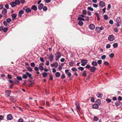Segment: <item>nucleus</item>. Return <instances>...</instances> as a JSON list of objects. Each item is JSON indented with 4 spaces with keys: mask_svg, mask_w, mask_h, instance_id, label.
Here are the masks:
<instances>
[{
    "mask_svg": "<svg viewBox=\"0 0 122 122\" xmlns=\"http://www.w3.org/2000/svg\"><path fill=\"white\" fill-rule=\"evenodd\" d=\"M96 68L94 66H92L91 67L90 69V71L92 72H94L96 70Z\"/></svg>",
    "mask_w": 122,
    "mask_h": 122,
    "instance_id": "1a4fd4ad",
    "label": "nucleus"
},
{
    "mask_svg": "<svg viewBox=\"0 0 122 122\" xmlns=\"http://www.w3.org/2000/svg\"><path fill=\"white\" fill-rule=\"evenodd\" d=\"M104 29V28L103 26H101L100 27H97L96 28V30L98 33L100 32L102 30Z\"/></svg>",
    "mask_w": 122,
    "mask_h": 122,
    "instance_id": "7ed1b4c3",
    "label": "nucleus"
},
{
    "mask_svg": "<svg viewBox=\"0 0 122 122\" xmlns=\"http://www.w3.org/2000/svg\"><path fill=\"white\" fill-rule=\"evenodd\" d=\"M93 6L95 8H97L98 7V5L96 4H93Z\"/></svg>",
    "mask_w": 122,
    "mask_h": 122,
    "instance_id": "69168bd1",
    "label": "nucleus"
},
{
    "mask_svg": "<svg viewBox=\"0 0 122 122\" xmlns=\"http://www.w3.org/2000/svg\"><path fill=\"white\" fill-rule=\"evenodd\" d=\"M65 72L67 74V75L69 77L71 76V73L69 72V70L68 69H66L65 70Z\"/></svg>",
    "mask_w": 122,
    "mask_h": 122,
    "instance_id": "6e6552de",
    "label": "nucleus"
},
{
    "mask_svg": "<svg viewBox=\"0 0 122 122\" xmlns=\"http://www.w3.org/2000/svg\"><path fill=\"white\" fill-rule=\"evenodd\" d=\"M118 100H122V97H121L119 96L118 97Z\"/></svg>",
    "mask_w": 122,
    "mask_h": 122,
    "instance_id": "774afa93",
    "label": "nucleus"
},
{
    "mask_svg": "<svg viewBox=\"0 0 122 122\" xmlns=\"http://www.w3.org/2000/svg\"><path fill=\"white\" fill-rule=\"evenodd\" d=\"M92 107L93 108L97 109L99 107V106L98 104H95L92 105Z\"/></svg>",
    "mask_w": 122,
    "mask_h": 122,
    "instance_id": "2eb2a0df",
    "label": "nucleus"
},
{
    "mask_svg": "<svg viewBox=\"0 0 122 122\" xmlns=\"http://www.w3.org/2000/svg\"><path fill=\"white\" fill-rule=\"evenodd\" d=\"M8 30V28L5 27V28H3L2 30L4 32H6Z\"/></svg>",
    "mask_w": 122,
    "mask_h": 122,
    "instance_id": "473e14b6",
    "label": "nucleus"
},
{
    "mask_svg": "<svg viewBox=\"0 0 122 122\" xmlns=\"http://www.w3.org/2000/svg\"><path fill=\"white\" fill-rule=\"evenodd\" d=\"M43 10L44 11H46L47 10V8L46 6H44L43 8Z\"/></svg>",
    "mask_w": 122,
    "mask_h": 122,
    "instance_id": "052dcab7",
    "label": "nucleus"
},
{
    "mask_svg": "<svg viewBox=\"0 0 122 122\" xmlns=\"http://www.w3.org/2000/svg\"><path fill=\"white\" fill-rule=\"evenodd\" d=\"M91 101L93 102H94V97H92L91 100Z\"/></svg>",
    "mask_w": 122,
    "mask_h": 122,
    "instance_id": "bf43d9fd",
    "label": "nucleus"
},
{
    "mask_svg": "<svg viewBox=\"0 0 122 122\" xmlns=\"http://www.w3.org/2000/svg\"><path fill=\"white\" fill-rule=\"evenodd\" d=\"M7 10L5 9L2 10V14L5 15L7 13Z\"/></svg>",
    "mask_w": 122,
    "mask_h": 122,
    "instance_id": "a211bd4d",
    "label": "nucleus"
},
{
    "mask_svg": "<svg viewBox=\"0 0 122 122\" xmlns=\"http://www.w3.org/2000/svg\"><path fill=\"white\" fill-rule=\"evenodd\" d=\"M77 19L78 20L85 21L86 20H85L84 18L80 16L79 17H78Z\"/></svg>",
    "mask_w": 122,
    "mask_h": 122,
    "instance_id": "6ab92c4d",
    "label": "nucleus"
},
{
    "mask_svg": "<svg viewBox=\"0 0 122 122\" xmlns=\"http://www.w3.org/2000/svg\"><path fill=\"white\" fill-rule=\"evenodd\" d=\"M3 23L4 25H5L6 26H7V25H8L7 24V23L6 21H4L3 22Z\"/></svg>",
    "mask_w": 122,
    "mask_h": 122,
    "instance_id": "864d4df0",
    "label": "nucleus"
},
{
    "mask_svg": "<svg viewBox=\"0 0 122 122\" xmlns=\"http://www.w3.org/2000/svg\"><path fill=\"white\" fill-rule=\"evenodd\" d=\"M115 104L116 106H118L120 105V103L119 101H117L115 102Z\"/></svg>",
    "mask_w": 122,
    "mask_h": 122,
    "instance_id": "bb28decb",
    "label": "nucleus"
},
{
    "mask_svg": "<svg viewBox=\"0 0 122 122\" xmlns=\"http://www.w3.org/2000/svg\"><path fill=\"white\" fill-rule=\"evenodd\" d=\"M18 122H24V120L23 119L20 118L18 120Z\"/></svg>",
    "mask_w": 122,
    "mask_h": 122,
    "instance_id": "a18cd8bd",
    "label": "nucleus"
},
{
    "mask_svg": "<svg viewBox=\"0 0 122 122\" xmlns=\"http://www.w3.org/2000/svg\"><path fill=\"white\" fill-rule=\"evenodd\" d=\"M16 78L17 80L20 81H21L22 80V78L20 76H17Z\"/></svg>",
    "mask_w": 122,
    "mask_h": 122,
    "instance_id": "37998d69",
    "label": "nucleus"
},
{
    "mask_svg": "<svg viewBox=\"0 0 122 122\" xmlns=\"http://www.w3.org/2000/svg\"><path fill=\"white\" fill-rule=\"evenodd\" d=\"M44 6V5L42 4H40L38 6V9L40 10H41L42 9Z\"/></svg>",
    "mask_w": 122,
    "mask_h": 122,
    "instance_id": "4468645a",
    "label": "nucleus"
},
{
    "mask_svg": "<svg viewBox=\"0 0 122 122\" xmlns=\"http://www.w3.org/2000/svg\"><path fill=\"white\" fill-rule=\"evenodd\" d=\"M116 21L117 23H120L121 22V20L120 17H118L116 19Z\"/></svg>",
    "mask_w": 122,
    "mask_h": 122,
    "instance_id": "412c9836",
    "label": "nucleus"
},
{
    "mask_svg": "<svg viewBox=\"0 0 122 122\" xmlns=\"http://www.w3.org/2000/svg\"><path fill=\"white\" fill-rule=\"evenodd\" d=\"M60 75V73L58 72H56L55 74L56 76L57 77H59Z\"/></svg>",
    "mask_w": 122,
    "mask_h": 122,
    "instance_id": "4be33fe9",
    "label": "nucleus"
},
{
    "mask_svg": "<svg viewBox=\"0 0 122 122\" xmlns=\"http://www.w3.org/2000/svg\"><path fill=\"white\" fill-rule=\"evenodd\" d=\"M86 71H83V73L82 74V75L84 76H86L87 75L86 73Z\"/></svg>",
    "mask_w": 122,
    "mask_h": 122,
    "instance_id": "ea45409f",
    "label": "nucleus"
},
{
    "mask_svg": "<svg viewBox=\"0 0 122 122\" xmlns=\"http://www.w3.org/2000/svg\"><path fill=\"white\" fill-rule=\"evenodd\" d=\"M35 64L34 62H31L30 63L31 66L32 67H34L35 66Z\"/></svg>",
    "mask_w": 122,
    "mask_h": 122,
    "instance_id": "49530a36",
    "label": "nucleus"
},
{
    "mask_svg": "<svg viewBox=\"0 0 122 122\" xmlns=\"http://www.w3.org/2000/svg\"><path fill=\"white\" fill-rule=\"evenodd\" d=\"M47 75V74L46 72H44L42 74V76L43 77H45Z\"/></svg>",
    "mask_w": 122,
    "mask_h": 122,
    "instance_id": "58836bf2",
    "label": "nucleus"
},
{
    "mask_svg": "<svg viewBox=\"0 0 122 122\" xmlns=\"http://www.w3.org/2000/svg\"><path fill=\"white\" fill-rule=\"evenodd\" d=\"M26 69L29 71L31 72L33 70L31 67H27L26 68Z\"/></svg>",
    "mask_w": 122,
    "mask_h": 122,
    "instance_id": "b1692460",
    "label": "nucleus"
},
{
    "mask_svg": "<svg viewBox=\"0 0 122 122\" xmlns=\"http://www.w3.org/2000/svg\"><path fill=\"white\" fill-rule=\"evenodd\" d=\"M118 44L117 43H114L113 45V46L114 48H115L117 47Z\"/></svg>",
    "mask_w": 122,
    "mask_h": 122,
    "instance_id": "393cba45",
    "label": "nucleus"
},
{
    "mask_svg": "<svg viewBox=\"0 0 122 122\" xmlns=\"http://www.w3.org/2000/svg\"><path fill=\"white\" fill-rule=\"evenodd\" d=\"M89 28L91 30H94L95 28V26L93 24H90L89 26Z\"/></svg>",
    "mask_w": 122,
    "mask_h": 122,
    "instance_id": "0eeeda50",
    "label": "nucleus"
},
{
    "mask_svg": "<svg viewBox=\"0 0 122 122\" xmlns=\"http://www.w3.org/2000/svg\"><path fill=\"white\" fill-rule=\"evenodd\" d=\"M81 65L82 66H84L87 63V61L84 59H82L81 61Z\"/></svg>",
    "mask_w": 122,
    "mask_h": 122,
    "instance_id": "20e7f679",
    "label": "nucleus"
},
{
    "mask_svg": "<svg viewBox=\"0 0 122 122\" xmlns=\"http://www.w3.org/2000/svg\"><path fill=\"white\" fill-rule=\"evenodd\" d=\"M73 71L76 72L77 71V69L75 67H73L71 69Z\"/></svg>",
    "mask_w": 122,
    "mask_h": 122,
    "instance_id": "cd10ccee",
    "label": "nucleus"
},
{
    "mask_svg": "<svg viewBox=\"0 0 122 122\" xmlns=\"http://www.w3.org/2000/svg\"><path fill=\"white\" fill-rule=\"evenodd\" d=\"M106 101L108 102H111V99H107L106 100Z\"/></svg>",
    "mask_w": 122,
    "mask_h": 122,
    "instance_id": "13d9d810",
    "label": "nucleus"
},
{
    "mask_svg": "<svg viewBox=\"0 0 122 122\" xmlns=\"http://www.w3.org/2000/svg\"><path fill=\"white\" fill-rule=\"evenodd\" d=\"M7 119L8 120H11L13 118L12 116L10 114L8 115L7 116Z\"/></svg>",
    "mask_w": 122,
    "mask_h": 122,
    "instance_id": "f8f14e48",
    "label": "nucleus"
},
{
    "mask_svg": "<svg viewBox=\"0 0 122 122\" xmlns=\"http://www.w3.org/2000/svg\"><path fill=\"white\" fill-rule=\"evenodd\" d=\"M108 39L109 41H112L114 39V37L113 35H111L109 36Z\"/></svg>",
    "mask_w": 122,
    "mask_h": 122,
    "instance_id": "39448f33",
    "label": "nucleus"
},
{
    "mask_svg": "<svg viewBox=\"0 0 122 122\" xmlns=\"http://www.w3.org/2000/svg\"><path fill=\"white\" fill-rule=\"evenodd\" d=\"M35 70L36 71H38L39 70V68L37 67H35Z\"/></svg>",
    "mask_w": 122,
    "mask_h": 122,
    "instance_id": "338daca9",
    "label": "nucleus"
},
{
    "mask_svg": "<svg viewBox=\"0 0 122 122\" xmlns=\"http://www.w3.org/2000/svg\"><path fill=\"white\" fill-rule=\"evenodd\" d=\"M15 84H18L19 82V81H18L16 80H15Z\"/></svg>",
    "mask_w": 122,
    "mask_h": 122,
    "instance_id": "0e129e2a",
    "label": "nucleus"
},
{
    "mask_svg": "<svg viewBox=\"0 0 122 122\" xmlns=\"http://www.w3.org/2000/svg\"><path fill=\"white\" fill-rule=\"evenodd\" d=\"M39 68L41 71H43L44 69L43 67L40 64H39Z\"/></svg>",
    "mask_w": 122,
    "mask_h": 122,
    "instance_id": "c85d7f7f",
    "label": "nucleus"
},
{
    "mask_svg": "<svg viewBox=\"0 0 122 122\" xmlns=\"http://www.w3.org/2000/svg\"><path fill=\"white\" fill-rule=\"evenodd\" d=\"M55 56L56 58L60 57L61 56V53L59 52H57L55 54Z\"/></svg>",
    "mask_w": 122,
    "mask_h": 122,
    "instance_id": "423d86ee",
    "label": "nucleus"
},
{
    "mask_svg": "<svg viewBox=\"0 0 122 122\" xmlns=\"http://www.w3.org/2000/svg\"><path fill=\"white\" fill-rule=\"evenodd\" d=\"M104 17L105 19L106 20H107L108 19V17L106 15H104Z\"/></svg>",
    "mask_w": 122,
    "mask_h": 122,
    "instance_id": "4c0bfd02",
    "label": "nucleus"
},
{
    "mask_svg": "<svg viewBox=\"0 0 122 122\" xmlns=\"http://www.w3.org/2000/svg\"><path fill=\"white\" fill-rule=\"evenodd\" d=\"M111 45L109 44H107L106 46V47L107 48H109L110 47Z\"/></svg>",
    "mask_w": 122,
    "mask_h": 122,
    "instance_id": "8fccbe9b",
    "label": "nucleus"
},
{
    "mask_svg": "<svg viewBox=\"0 0 122 122\" xmlns=\"http://www.w3.org/2000/svg\"><path fill=\"white\" fill-rule=\"evenodd\" d=\"M113 29L114 31L115 32H118V29L117 28H116L115 27Z\"/></svg>",
    "mask_w": 122,
    "mask_h": 122,
    "instance_id": "79ce46f5",
    "label": "nucleus"
},
{
    "mask_svg": "<svg viewBox=\"0 0 122 122\" xmlns=\"http://www.w3.org/2000/svg\"><path fill=\"white\" fill-rule=\"evenodd\" d=\"M11 16L13 19H15L17 15L16 14H13L11 15Z\"/></svg>",
    "mask_w": 122,
    "mask_h": 122,
    "instance_id": "c756f323",
    "label": "nucleus"
},
{
    "mask_svg": "<svg viewBox=\"0 0 122 122\" xmlns=\"http://www.w3.org/2000/svg\"><path fill=\"white\" fill-rule=\"evenodd\" d=\"M28 76L30 79H33V78L32 76L31 75L27 72H26L25 74H23L22 77L23 79H26L27 78Z\"/></svg>",
    "mask_w": 122,
    "mask_h": 122,
    "instance_id": "f257e3e1",
    "label": "nucleus"
},
{
    "mask_svg": "<svg viewBox=\"0 0 122 122\" xmlns=\"http://www.w3.org/2000/svg\"><path fill=\"white\" fill-rule=\"evenodd\" d=\"M11 20L10 18H8L6 19V21L8 23H10L11 21Z\"/></svg>",
    "mask_w": 122,
    "mask_h": 122,
    "instance_id": "e433bc0d",
    "label": "nucleus"
},
{
    "mask_svg": "<svg viewBox=\"0 0 122 122\" xmlns=\"http://www.w3.org/2000/svg\"><path fill=\"white\" fill-rule=\"evenodd\" d=\"M91 67L89 65H87L85 67L87 69H89Z\"/></svg>",
    "mask_w": 122,
    "mask_h": 122,
    "instance_id": "e2e57ef3",
    "label": "nucleus"
},
{
    "mask_svg": "<svg viewBox=\"0 0 122 122\" xmlns=\"http://www.w3.org/2000/svg\"><path fill=\"white\" fill-rule=\"evenodd\" d=\"M54 57L53 55L51 54L49 56V59L50 61L52 62L53 60Z\"/></svg>",
    "mask_w": 122,
    "mask_h": 122,
    "instance_id": "9b49d317",
    "label": "nucleus"
},
{
    "mask_svg": "<svg viewBox=\"0 0 122 122\" xmlns=\"http://www.w3.org/2000/svg\"><path fill=\"white\" fill-rule=\"evenodd\" d=\"M11 92V91L10 90H7L6 91V92L7 93V96L8 97H9L10 94Z\"/></svg>",
    "mask_w": 122,
    "mask_h": 122,
    "instance_id": "5701e85b",
    "label": "nucleus"
},
{
    "mask_svg": "<svg viewBox=\"0 0 122 122\" xmlns=\"http://www.w3.org/2000/svg\"><path fill=\"white\" fill-rule=\"evenodd\" d=\"M97 96L98 97H102V94L99 93H97L96 94Z\"/></svg>",
    "mask_w": 122,
    "mask_h": 122,
    "instance_id": "aec40b11",
    "label": "nucleus"
},
{
    "mask_svg": "<svg viewBox=\"0 0 122 122\" xmlns=\"http://www.w3.org/2000/svg\"><path fill=\"white\" fill-rule=\"evenodd\" d=\"M88 9L92 11L93 10V8L91 7H88Z\"/></svg>",
    "mask_w": 122,
    "mask_h": 122,
    "instance_id": "de8ad7c7",
    "label": "nucleus"
},
{
    "mask_svg": "<svg viewBox=\"0 0 122 122\" xmlns=\"http://www.w3.org/2000/svg\"><path fill=\"white\" fill-rule=\"evenodd\" d=\"M54 63V67H58V64L57 62H55Z\"/></svg>",
    "mask_w": 122,
    "mask_h": 122,
    "instance_id": "f704fd0d",
    "label": "nucleus"
},
{
    "mask_svg": "<svg viewBox=\"0 0 122 122\" xmlns=\"http://www.w3.org/2000/svg\"><path fill=\"white\" fill-rule=\"evenodd\" d=\"M74 62L72 61L69 62V65L71 66H72L73 65H74Z\"/></svg>",
    "mask_w": 122,
    "mask_h": 122,
    "instance_id": "2f4dec72",
    "label": "nucleus"
},
{
    "mask_svg": "<svg viewBox=\"0 0 122 122\" xmlns=\"http://www.w3.org/2000/svg\"><path fill=\"white\" fill-rule=\"evenodd\" d=\"M108 8L107 9V10H109L111 8V5L110 4H108Z\"/></svg>",
    "mask_w": 122,
    "mask_h": 122,
    "instance_id": "09e8293b",
    "label": "nucleus"
},
{
    "mask_svg": "<svg viewBox=\"0 0 122 122\" xmlns=\"http://www.w3.org/2000/svg\"><path fill=\"white\" fill-rule=\"evenodd\" d=\"M78 69L79 70L81 71H83L84 68V67H79L78 68Z\"/></svg>",
    "mask_w": 122,
    "mask_h": 122,
    "instance_id": "c9c22d12",
    "label": "nucleus"
},
{
    "mask_svg": "<svg viewBox=\"0 0 122 122\" xmlns=\"http://www.w3.org/2000/svg\"><path fill=\"white\" fill-rule=\"evenodd\" d=\"M109 23L111 24H113V21L112 20H110L109 21Z\"/></svg>",
    "mask_w": 122,
    "mask_h": 122,
    "instance_id": "4d7b16f0",
    "label": "nucleus"
},
{
    "mask_svg": "<svg viewBox=\"0 0 122 122\" xmlns=\"http://www.w3.org/2000/svg\"><path fill=\"white\" fill-rule=\"evenodd\" d=\"M92 65L94 66H96L97 65V63L95 61H93L91 63Z\"/></svg>",
    "mask_w": 122,
    "mask_h": 122,
    "instance_id": "dca6fc26",
    "label": "nucleus"
},
{
    "mask_svg": "<svg viewBox=\"0 0 122 122\" xmlns=\"http://www.w3.org/2000/svg\"><path fill=\"white\" fill-rule=\"evenodd\" d=\"M83 22L81 21H79L78 22V24L81 26L83 24Z\"/></svg>",
    "mask_w": 122,
    "mask_h": 122,
    "instance_id": "72a5a7b5",
    "label": "nucleus"
},
{
    "mask_svg": "<svg viewBox=\"0 0 122 122\" xmlns=\"http://www.w3.org/2000/svg\"><path fill=\"white\" fill-rule=\"evenodd\" d=\"M97 104L99 105L101 103V101L99 100H97Z\"/></svg>",
    "mask_w": 122,
    "mask_h": 122,
    "instance_id": "6e6d98bb",
    "label": "nucleus"
},
{
    "mask_svg": "<svg viewBox=\"0 0 122 122\" xmlns=\"http://www.w3.org/2000/svg\"><path fill=\"white\" fill-rule=\"evenodd\" d=\"M114 56V54L113 53H111L109 55V56L111 58H112Z\"/></svg>",
    "mask_w": 122,
    "mask_h": 122,
    "instance_id": "3c124183",
    "label": "nucleus"
},
{
    "mask_svg": "<svg viewBox=\"0 0 122 122\" xmlns=\"http://www.w3.org/2000/svg\"><path fill=\"white\" fill-rule=\"evenodd\" d=\"M82 13L85 15H86L87 14L86 11L84 10H82Z\"/></svg>",
    "mask_w": 122,
    "mask_h": 122,
    "instance_id": "5fc2aeb1",
    "label": "nucleus"
},
{
    "mask_svg": "<svg viewBox=\"0 0 122 122\" xmlns=\"http://www.w3.org/2000/svg\"><path fill=\"white\" fill-rule=\"evenodd\" d=\"M20 3L19 0H16L15 1L11 2L10 5L12 7H14L17 5H19Z\"/></svg>",
    "mask_w": 122,
    "mask_h": 122,
    "instance_id": "f03ea898",
    "label": "nucleus"
},
{
    "mask_svg": "<svg viewBox=\"0 0 122 122\" xmlns=\"http://www.w3.org/2000/svg\"><path fill=\"white\" fill-rule=\"evenodd\" d=\"M102 61L101 60H99L98 61H97V63L99 64H100L102 63Z\"/></svg>",
    "mask_w": 122,
    "mask_h": 122,
    "instance_id": "603ef678",
    "label": "nucleus"
},
{
    "mask_svg": "<svg viewBox=\"0 0 122 122\" xmlns=\"http://www.w3.org/2000/svg\"><path fill=\"white\" fill-rule=\"evenodd\" d=\"M24 11L23 10H20L19 12L18 16L20 17L21 16V15L24 13Z\"/></svg>",
    "mask_w": 122,
    "mask_h": 122,
    "instance_id": "ddd939ff",
    "label": "nucleus"
},
{
    "mask_svg": "<svg viewBox=\"0 0 122 122\" xmlns=\"http://www.w3.org/2000/svg\"><path fill=\"white\" fill-rule=\"evenodd\" d=\"M108 63L107 61H105L104 63V65L108 66Z\"/></svg>",
    "mask_w": 122,
    "mask_h": 122,
    "instance_id": "680f3d73",
    "label": "nucleus"
},
{
    "mask_svg": "<svg viewBox=\"0 0 122 122\" xmlns=\"http://www.w3.org/2000/svg\"><path fill=\"white\" fill-rule=\"evenodd\" d=\"M79 16H80L82 17L83 18V17L86 18V20H89V19L88 17H86V16H84L82 15H80Z\"/></svg>",
    "mask_w": 122,
    "mask_h": 122,
    "instance_id": "7c9ffc66",
    "label": "nucleus"
},
{
    "mask_svg": "<svg viewBox=\"0 0 122 122\" xmlns=\"http://www.w3.org/2000/svg\"><path fill=\"white\" fill-rule=\"evenodd\" d=\"M31 9L34 10L36 11L37 9V8L36 6L34 5L32 6L31 8Z\"/></svg>",
    "mask_w": 122,
    "mask_h": 122,
    "instance_id": "f3484780",
    "label": "nucleus"
},
{
    "mask_svg": "<svg viewBox=\"0 0 122 122\" xmlns=\"http://www.w3.org/2000/svg\"><path fill=\"white\" fill-rule=\"evenodd\" d=\"M99 5L100 6L102 7H103L105 6V3L102 1H101L99 2Z\"/></svg>",
    "mask_w": 122,
    "mask_h": 122,
    "instance_id": "9d476101",
    "label": "nucleus"
},
{
    "mask_svg": "<svg viewBox=\"0 0 122 122\" xmlns=\"http://www.w3.org/2000/svg\"><path fill=\"white\" fill-rule=\"evenodd\" d=\"M98 120V118L97 116H94V120L95 121H97Z\"/></svg>",
    "mask_w": 122,
    "mask_h": 122,
    "instance_id": "a19ab883",
    "label": "nucleus"
},
{
    "mask_svg": "<svg viewBox=\"0 0 122 122\" xmlns=\"http://www.w3.org/2000/svg\"><path fill=\"white\" fill-rule=\"evenodd\" d=\"M25 11L26 13H28L31 12V10L29 8H27Z\"/></svg>",
    "mask_w": 122,
    "mask_h": 122,
    "instance_id": "a878e982",
    "label": "nucleus"
},
{
    "mask_svg": "<svg viewBox=\"0 0 122 122\" xmlns=\"http://www.w3.org/2000/svg\"><path fill=\"white\" fill-rule=\"evenodd\" d=\"M106 57V56L104 55L102 56L101 57V58L102 60L105 59Z\"/></svg>",
    "mask_w": 122,
    "mask_h": 122,
    "instance_id": "c03bdc74",
    "label": "nucleus"
}]
</instances>
